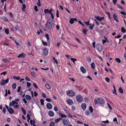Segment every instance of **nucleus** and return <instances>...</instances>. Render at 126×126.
Returning <instances> with one entry per match:
<instances>
[{"label":"nucleus","instance_id":"393cba45","mask_svg":"<svg viewBox=\"0 0 126 126\" xmlns=\"http://www.w3.org/2000/svg\"><path fill=\"white\" fill-rule=\"evenodd\" d=\"M119 92L121 93H123V91L121 87H120L119 89Z\"/></svg>","mask_w":126,"mask_h":126},{"label":"nucleus","instance_id":"0e129e2a","mask_svg":"<svg viewBox=\"0 0 126 126\" xmlns=\"http://www.w3.org/2000/svg\"><path fill=\"white\" fill-rule=\"evenodd\" d=\"M21 89V87L20 86H19L18 87V89L17 90V92H20Z\"/></svg>","mask_w":126,"mask_h":126},{"label":"nucleus","instance_id":"49530a36","mask_svg":"<svg viewBox=\"0 0 126 126\" xmlns=\"http://www.w3.org/2000/svg\"><path fill=\"white\" fill-rule=\"evenodd\" d=\"M85 114L86 115H88L90 114V112L88 110H86L85 111Z\"/></svg>","mask_w":126,"mask_h":126},{"label":"nucleus","instance_id":"9d476101","mask_svg":"<svg viewBox=\"0 0 126 126\" xmlns=\"http://www.w3.org/2000/svg\"><path fill=\"white\" fill-rule=\"evenodd\" d=\"M46 106L47 108L49 109H51L52 108V106L51 104L49 103H47L46 105Z\"/></svg>","mask_w":126,"mask_h":126},{"label":"nucleus","instance_id":"2f4dec72","mask_svg":"<svg viewBox=\"0 0 126 126\" xmlns=\"http://www.w3.org/2000/svg\"><path fill=\"white\" fill-rule=\"evenodd\" d=\"M105 38L106 39L103 40H102L103 44H104L106 42H107V40H108V39L106 38L105 37Z\"/></svg>","mask_w":126,"mask_h":126},{"label":"nucleus","instance_id":"338daca9","mask_svg":"<svg viewBox=\"0 0 126 126\" xmlns=\"http://www.w3.org/2000/svg\"><path fill=\"white\" fill-rule=\"evenodd\" d=\"M46 100L48 102H50L51 101V100L49 98H47L46 99Z\"/></svg>","mask_w":126,"mask_h":126},{"label":"nucleus","instance_id":"f8f14e48","mask_svg":"<svg viewBox=\"0 0 126 126\" xmlns=\"http://www.w3.org/2000/svg\"><path fill=\"white\" fill-rule=\"evenodd\" d=\"M80 69L82 73H86V70L83 67L81 66L80 68Z\"/></svg>","mask_w":126,"mask_h":126},{"label":"nucleus","instance_id":"864d4df0","mask_svg":"<svg viewBox=\"0 0 126 126\" xmlns=\"http://www.w3.org/2000/svg\"><path fill=\"white\" fill-rule=\"evenodd\" d=\"M95 17L98 20H100V17L99 16H95Z\"/></svg>","mask_w":126,"mask_h":126},{"label":"nucleus","instance_id":"72a5a7b5","mask_svg":"<svg viewBox=\"0 0 126 126\" xmlns=\"http://www.w3.org/2000/svg\"><path fill=\"white\" fill-rule=\"evenodd\" d=\"M40 102L41 104L42 105H44V100L43 99H41L40 100Z\"/></svg>","mask_w":126,"mask_h":126},{"label":"nucleus","instance_id":"5fc2aeb1","mask_svg":"<svg viewBox=\"0 0 126 126\" xmlns=\"http://www.w3.org/2000/svg\"><path fill=\"white\" fill-rule=\"evenodd\" d=\"M105 80L107 82H108L110 81V79L109 78H105Z\"/></svg>","mask_w":126,"mask_h":126},{"label":"nucleus","instance_id":"ddd939ff","mask_svg":"<svg viewBox=\"0 0 126 126\" xmlns=\"http://www.w3.org/2000/svg\"><path fill=\"white\" fill-rule=\"evenodd\" d=\"M67 103L70 105H72L73 103L72 100L70 99H68L67 100Z\"/></svg>","mask_w":126,"mask_h":126},{"label":"nucleus","instance_id":"6e6d98bb","mask_svg":"<svg viewBox=\"0 0 126 126\" xmlns=\"http://www.w3.org/2000/svg\"><path fill=\"white\" fill-rule=\"evenodd\" d=\"M68 116L71 118H72L73 117L72 115L69 112L68 113Z\"/></svg>","mask_w":126,"mask_h":126},{"label":"nucleus","instance_id":"7ed1b4c3","mask_svg":"<svg viewBox=\"0 0 126 126\" xmlns=\"http://www.w3.org/2000/svg\"><path fill=\"white\" fill-rule=\"evenodd\" d=\"M67 95L73 97L75 95V92L72 90H69L66 92Z\"/></svg>","mask_w":126,"mask_h":126},{"label":"nucleus","instance_id":"6ab92c4d","mask_svg":"<svg viewBox=\"0 0 126 126\" xmlns=\"http://www.w3.org/2000/svg\"><path fill=\"white\" fill-rule=\"evenodd\" d=\"M26 8V6L25 4H23L22 5V7H21V9L23 11L25 12V9Z\"/></svg>","mask_w":126,"mask_h":126},{"label":"nucleus","instance_id":"69168bd1","mask_svg":"<svg viewBox=\"0 0 126 126\" xmlns=\"http://www.w3.org/2000/svg\"><path fill=\"white\" fill-rule=\"evenodd\" d=\"M85 23L86 24L87 26H89L90 24H89V21H88L87 22H85Z\"/></svg>","mask_w":126,"mask_h":126},{"label":"nucleus","instance_id":"412c9836","mask_svg":"<svg viewBox=\"0 0 126 126\" xmlns=\"http://www.w3.org/2000/svg\"><path fill=\"white\" fill-rule=\"evenodd\" d=\"M59 115L60 116L62 117H66V115L65 114H63L62 113L59 112Z\"/></svg>","mask_w":126,"mask_h":126},{"label":"nucleus","instance_id":"f3484780","mask_svg":"<svg viewBox=\"0 0 126 126\" xmlns=\"http://www.w3.org/2000/svg\"><path fill=\"white\" fill-rule=\"evenodd\" d=\"M9 113L11 114L13 113L14 112V111L11 108H9L8 109V110Z\"/></svg>","mask_w":126,"mask_h":126},{"label":"nucleus","instance_id":"4d7b16f0","mask_svg":"<svg viewBox=\"0 0 126 126\" xmlns=\"http://www.w3.org/2000/svg\"><path fill=\"white\" fill-rule=\"evenodd\" d=\"M34 9L35 10V11L36 12H37L38 11V10L37 9V6H34Z\"/></svg>","mask_w":126,"mask_h":126},{"label":"nucleus","instance_id":"cd10ccee","mask_svg":"<svg viewBox=\"0 0 126 126\" xmlns=\"http://www.w3.org/2000/svg\"><path fill=\"white\" fill-rule=\"evenodd\" d=\"M44 12L45 14L49 13V10L48 9H45L44 10Z\"/></svg>","mask_w":126,"mask_h":126},{"label":"nucleus","instance_id":"58836bf2","mask_svg":"<svg viewBox=\"0 0 126 126\" xmlns=\"http://www.w3.org/2000/svg\"><path fill=\"white\" fill-rule=\"evenodd\" d=\"M89 110L90 111L91 113H92L93 112V108L92 106H90L89 108Z\"/></svg>","mask_w":126,"mask_h":126},{"label":"nucleus","instance_id":"473e14b6","mask_svg":"<svg viewBox=\"0 0 126 126\" xmlns=\"http://www.w3.org/2000/svg\"><path fill=\"white\" fill-rule=\"evenodd\" d=\"M42 43L43 45L45 46H47V45L46 42L44 41L43 40H42Z\"/></svg>","mask_w":126,"mask_h":126},{"label":"nucleus","instance_id":"4468645a","mask_svg":"<svg viewBox=\"0 0 126 126\" xmlns=\"http://www.w3.org/2000/svg\"><path fill=\"white\" fill-rule=\"evenodd\" d=\"M81 107L83 110H85L86 107V104L84 103H82L81 105Z\"/></svg>","mask_w":126,"mask_h":126},{"label":"nucleus","instance_id":"5701e85b","mask_svg":"<svg viewBox=\"0 0 126 126\" xmlns=\"http://www.w3.org/2000/svg\"><path fill=\"white\" fill-rule=\"evenodd\" d=\"M45 86L48 89H51V87L49 84L47 83L45 84Z\"/></svg>","mask_w":126,"mask_h":126},{"label":"nucleus","instance_id":"3c124183","mask_svg":"<svg viewBox=\"0 0 126 126\" xmlns=\"http://www.w3.org/2000/svg\"><path fill=\"white\" fill-rule=\"evenodd\" d=\"M27 86L28 87H29L31 85V84L28 82H27Z\"/></svg>","mask_w":126,"mask_h":126},{"label":"nucleus","instance_id":"b1692460","mask_svg":"<svg viewBox=\"0 0 126 126\" xmlns=\"http://www.w3.org/2000/svg\"><path fill=\"white\" fill-rule=\"evenodd\" d=\"M89 25V28L91 30H92L93 29V28L94 27V24H90Z\"/></svg>","mask_w":126,"mask_h":126},{"label":"nucleus","instance_id":"a19ab883","mask_svg":"<svg viewBox=\"0 0 126 126\" xmlns=\"http://www.w3.org/2000/svg\"><path fill=\"white\" fill-rule=\"evenodd\" d=\"M37 5L39 6H40L41 5L40 0H38V2L37 3Z\"/></svg>","mask_w":126,"mask_h":126},{"label":"nucleus","instance_id":"a211bd4d","mask_svg":"<svg viewBox=\"0 0 126 126\" xmlns=\"http://www.w3.org/2000/svg\"><path fill=\"white\" fill-rule=\"evenodd\" d=\"M53 60L52 61V63H56V64H57L58 63V62L55 59V58L53 57Z\"/></svg>","mask_w":126,"mask_h":126},{"label":"nucleus","instance_id":"c9c22d12","mask_svg":"<svg viewBox=\"0 0 126 126\" xmlns=\"http://www.w3.org/2000/svg\"><path fill=\"white\" fill-rule=\"evenodd\" d=\"M107 105H108V107L109 109L110 110H111L112 109V108L110 104L109 103H108Z\"/></svg>","mask_w":126,"mask_h":126},{"label":"nucleus","instance_id":"bb28decb","mask_svg":"<svg viewBox=\"0 0 126 126\" xmlns=\"http://www.w3.org/2000/svg\"><path fill=\"white\" fill-rule=\"evenodd\" d=\"M74 18H71L69 20V22L71 24H72L74 23Z\"/></svg>","mask_w":126,"mask_h":126},{"label":"nucleus","instance_id":"680f3d73","mask_svg":"<svg viewBox=\"0 0 126 126\" xmlns=\"http://www.w3.org/2000/svg\"><path fill=\"white\" fill-rule=\"evenodd\" d=\"M56 16L57 17H59V12L58 10L57 11Z\"/></svg>","mask_w":126,"mask_h":126},{"label":"nucleus","instance_id":"c03bdc74","mask_svg":"<svg viewBox=\"0 0 126 126\" xmlns=\"http://www.w3.org/2000/svg\"><path fill=\"white\" fill-rule=\"evenodd\" d=\"M117 6L120 9H121L122 10H123L124 9V8L121 6H120V5L118 4H117Z\"/></svg>","mask_w":126,"mask_h":126},{"label":"nucleus","instance_id":"603ef678","mask_svg":"<svg viewBox=\"0 0 126 126\" xmlns=\"http://www.w3.org/2000/svg\"><path fill=\"white\" fill-rule=\"evenodd\" d=\"M42 95L43 97L44 98H46V94L44 93H42Z\"/></svg>","mask_w":126,"mask_h":126},{"label":"nucleus","instance_id":"20e7f679","mask_svg":"<svg viewBox=\"0 0 126 126\" xmlns=\"http://www.w3.org/2000/svg\"><path fill=\"white\" fill-rule=\"evenodd\" d=\"M76 98L77 101L78 102H81L83 100L82 97L80 94L77 95Z\"/></svg>","mask_w":126,"mask_h":126},{"label":"nucleus","instance_id":"e2e57ef3","mask_svg":"<svg viewBox=\"0 0 126 126\" xmlns=\"http://www.w3.org/2000/svg\"><path fill=\"white\" fill-rule=\"evenodd\" d=\"M25 79L26 80L28 81H30V78L28 77H26V78Z\"/></svg>","mask_w":126,"mask_h":126},{"label":"nucleus","instance_id":"052dcab7","mask_svg":"<svg viewBox=\"0 0 126 126\" xmlns=\"http://www.w3.org/2000/svg\"><path fill=\"white\" fill-rule=\"evenodd\" d=\"M13 107L15 109H16L18 108L19 106L18 105H16L14 106Z\"/></svg>","mask_w":126,"mask_h":126},{"label":"nucleus","instance_id":"f257e3e1","mask_svg":"<svg viewBox=\"0 0 126 126\" xmlns=\"http://www.w3.org/2000/svg\"><path fill=\"white\" fill-rule=\"evenodd\" d=\"M94 102L95 105L98 104L101 105H103L105 103V100L101 97H99L97 99H94Z\"/></svg>","mask_w":126,"mask_h":126},{"label":"nucleus","instance_id":"bf43d9fd","mask_svg":"<svg viewBox=\"0 0 126 126\" xmlns=\"http://www.w3.org/2000/svg\"><path fill=\"white\" fill-rule=\"evenodd\" d=\"M116 89H114V91H113V93L114 94H115L116 95H117V94L116 93Z\"/></svg>","mask_w":126,"mask_h":126},{"label":"nucleus","instance_id":"4c0bfd02","mask_svg":"<svg viewBox=\"0 0 126 126\" xmlns=\"http://www.w3.org/2000/svg\"><path fill=\"white\" fill-rule=\"evenodd\" d=\"M72 61L74 64H75V61L77 60V59H76L73 58H71L70 59Z\"/></svg>","mask_w":126,"mask_h":126},{"label":"nucleus","instance_id":"de8ad7c7","mask_svg":"<svg viewBox=\"0 0 126 126\" xmlns=\"http://www.w3.org/2000/svg\"><path fill=\"white\" fill-rule=\"evenodd\" d=\"M27 118H28L27 121L28 122H29V120H30V119L31 118L30 117V115L29 114H27Z\"/></svg>","mask_w":126,"mask_h":126},{"label":"nucleus","instance_id":"774afa93","mask_svg":"<svg viewBox=\"0 0 126 126\" xmlns=\"http://www.w3.org/2000/svg\"><path fill=\"white\" fill-rule=\"evenodd\" d=\"M117 0H113V3L114 5H115L116 4L117 1Z\"/></svg>","mask_w":126,"mask_h":126},{"label":"nucleus","instance_id":"4be33fe9","mask_svg":"<svg viewBox=\"0 0 126 126\" xmlns=\"http://www.w3.org/2000/svg\"><path fill=\"white\" fill-rule=\"evenodd\" d=\"M16 83H13L12 85V88L13 89H15L16 87Z\"/></svg>","mask_w":126,"mask_h":126},{"label":"nucleus","instance_id":"0eeeda50","mask_svg":"<svg viewBox=\"0 0 126 126\" xmlns=\"http://www.w3.org/2000/svg\"><path fill=\"white\" fill-rule=\"evenodd\" d=\"M48 52L47 48L45 47L43 50V55L44 56H46L48 54Z\"/></svg>","mask_w":126,"mask_h":126},{"label":"nucleus","instance_id":"8fccbe9b","mask_svg":"<svg viewBox=\"0 0 126 126\" xmlns=\"http://www.w3.org/2000/svg\"><path fill=\"white\" fill-rule=\"evenodd\" d=\"M31 75L33 77H34L35 75V72H31Z\"/></svg>","mask_w":126,"mask_h":126},{"label":"nucleus","instance_id":"39448f33","mask_svg":"<svg viewBox=\"0 0 126 126\" xmlns=\"http://www.w3.org/2000/svg\"><path fill=\"white\" fill-rule=\"evenodd\" d=\"M63 124L64 125L67 126L70 124V122L67 119H62V121Z\"/></svg>","mask_w":126,"mask_h":126},{"label":"nucleus","instance_id":"79ce46f5","mask_svg":"<svg viewBox=\"0 0 126 126\" xmlns=\"http://www.w3.org/2000/svg\"><path fill=\"white\" fill-rule=\"evenodd\" d=\"M5 32L7 34H8L9 33V30L7 29H5Z\"/></svg>","mask_w":126,"mask_h":126},{"label":"nucleus","instance_id":"f704fd0d","mask_svg":"<svg viewBox=\"0 0 126 126\" xmlns=\"http://www.w3.org/2000/svg\"><path fill=\"white\" fill-rule=\"evenodd\" d=\"M1 85H4L5 84V83L4 80L3 79H2L0 82Z\"/></svg>","mask_w":126,"mask_h":126},{"label":"nucleus","instance_id":"c85d7f7f","mask_svg":"<svg viewBox=\"0 0 126 126\" xmlns=\"http://www.w3.org/2000/svg\"><path fill=\"white\" fill-rule=\"evenodd\" d=\"M121 31L122 32L124 33H125L126 32V29L123 27L121 28Z\"/></svg>","mask_w":126,"mask_h":126},{"label":"nucleus","instance_id":"7c9ffc66","mask_svg":"<svg viewBox=\"0 0 126 126\" xmlns=\"http://www.w3.org/2000/svg\"><path fill=\"white\" fill-rule=\"evenodd\" d=\"M91 66L92 68L94 69L95 67V64L94 63H92L91 64Z\"/></svg>","mask_w":126,"mask_h":126},{"label":"nucleus","instance_id":"c756f323","mask_svg":"<svg viewBox=\"0 0 126 126\" xmlns=\"http://www.w3.org/2000/svg\"><path fill=\"white\" fill-rule=\"evenodd\" d=\"M21 110L23 112L24 114V115H25L26 114V110L24 109V108H21Z\"/></svg>","mask_w":126,"mask_h":126},{"label":"nucleus","instance_id":"f03ea898","mask_svg":"<svg viewBox=\"0 0 126 126\" xmlns=\"http://www.w3.org/2000/svg\"><path fill=\"white\" fill-rule=\"evenodd\" d=\"M52 20L50 18L47 20L46 26V28L47 29H50L53 26V24L52 22Z\"/></svg>","mask_w":126,"mask_h":126},{"label":"nucleus","instance_id":"dca6fc26","mask_svg":"<svg viewBox=\"0 0 126 126\" xmlns=\"http://www.w3.org/2000/svg\"><path fill=\"white\" fill-rule=\"evenodd\" d=\"M25 97L27 100L29 101L32 98L31 96L29 95H27L25 96Z\"/></svg>","mask_w":126,"mask_h":126},{"label":"nucleus","instance_id":"9b49d317","mask_svg":"<svg viewBox=\"0 0 126 126\" xmlns=\"http://www.w3.org/2000/svg\"><path fill=\"white\" fill-rule=\"evenodd\" d=\"M26 56V54L23 52H22L21 54H20L18 56V58H24Z\"/></svg>","mask_w":126,"mask_h":126},{"label":"nucleus","instance_id":"09e8293b","mask_svg":"<svg viewBox=\"0 0 126 126\" xmlns=\"http://www.w3.org/2000/svg\"><path fill=\"white\" fill-rule=\"evenodd\" d=\"M33 86L36 88L37 89L38 88L36 83H33Z\"/></svg>","mask_w":126,"mask_h":126},{"label":"nucleus","instance_id":"a18cd8bd","mask_svg":"<svg viewBox=\"0 0 126 126\" xmlns=\"http://www.w3.org/2000/svg\"><path fill=\"white\" fill-rule=\"evenodd\" d=\"M45 35L47 39V41H48L49 40V38L48 35L47 34H46Z\"/></svg>","mask_w":126,"mask_h":126},{"label":"nucleus","instance_id":"13d9d810","mask_svg":"<svg viewBox=\"0 0 126 126\" xmlns=\"http://www.w3.org/2000/svg\"><path fill=\"white\" fill-rule=\"evenodd\" d=\"M23 101H24V102L26 104L27 103V101L26 100L25 98H24L23 99Z\"/></svg>","mask_w":126,"mask_h":126},{"label":"nucleus","instance_id":"ea45409f","mask_svg":"<svg viewBox=\"0 0 126 126\" xmlns=\"http://www.w3.org/2000/svg\"><path fill=\"white\" fill-rule=\"evenodd\" d=\"M115 60L119 63H120L121 61L120 59L119 58H116L115 59Z\"/></svg>","mask_w":126,"mask_h":126},{"label":"nucleus","instance_id":"aec40b11","mask_svg":"<svg viewBox=\"0 0 126 126\" xmlns=\"http://www.w3.org/2000/svg\"><path fill=\"white\" fill-rule=\"evenodd\" d=\"M62 119V117H59L55 120V122L56 123H58Z\"/></svg>","mask_w":126,"mask_h":126},{"label":"nucleus","instance_id":"423d86ee","mask_svg":"<svg viewBox=\"0 0 126 126\" xmlns=\"http://www.w3.org/2000/svg\"><path fill=\"white\" fill-rule=\"evenodd\" d=\"M96 48L98 51L101 52L103 49V46L100 44H98L96 46Z\"/></svg>","mask_w":126,"mask_h":126},{"label":"nucleus","instance_id":"37998d69","mask_svg":"<svg viewBox=\"0 0 126 126\" xmlns=\"http://www.w3.org/2000/svg\"><path fill=\"white\" fill-rule=\"evenodd\" d=\"M88 31V30L85 29H84L83 31V33L85 34H86V32Z\"/></svg>","mask_w":126,"mask_h":126},{"label":"nucleus","instance_id":"e433bc0d","mask_svg":"<svg viewBox=\"0 0 126 126\" xmlns=\"http://www.w3.org/2000/svg\"><path fill=\"white\" fill-rule=\"evenodd\" d=\"M54 124L55 123L54 122H52L50 123L49 126H54Z\"/></svg>","mask_w":126,"mask_h":126},{"label":"nucleus","instance_id":"6e6552de","mask_svg":"<svg viewBox=\"0 0 126 126\" xmlns=\"http://www.w3.org/2000/svg\"><path fill=\"white\" fill-rule=\"evenodd\" d=\"M18 103L16 101H12L11 102H10L9 104V107L14 105L15 104H18Z\"/></svg>","mask_w":126,"mask_h":126},{"label":"nucleus","instance_id":"2eb2a0df","mask_svg":"<svg viewBox=\"0 0 126 126\" xmlns=\"http://www.w3.org/2000/svg\"><path fill=\"white\" fill-rule=\"evenodd\" d=\"M49 115L50 116H53L54 115V114L53 111L52 110L50 111L48 113Z\"/></svg>","mask_w":126,"mask_h":126},{"label":"nucleus","instance_id":"a878e982","mask_svg":"<svg viewBox=\"0 0 126 126\" xmlns=\"http://www.w3.org/2000/svg\"><path fill=\"white\" fill-rule=\"evenodd\" d=\"M1 19H2L3 21H8V20L7 18L5 17H1Z\"/></svg>","mask_w":126,"mask_h":126},{"label":"nucleus","instance_id":"1a4fd4ad","mask_svg":"<svg viewBox=\"0 0 126 126\" xmlns=\"http://www.w3.org/2000/svg\"><path fill=\"white\" fill-rule=\"evenodd\" d=\"M113 16L114 19L117 22H119L117 16V14H113Z\"/></svg>","mask_w":126,"mask_h":126}]
</instances>
